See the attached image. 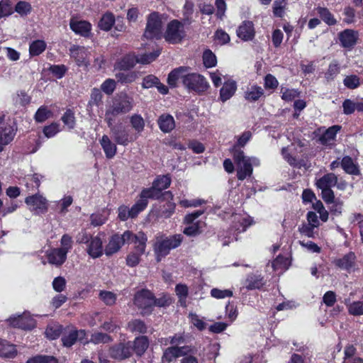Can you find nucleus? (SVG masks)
Returning a JSON list of instances; mask_svg holds the SVG:
<instances>
[{
	"label": "nucleus",
	"mask_w": 363,
	"mask_h": 363,
	"mask_svg": "<svg viewBox=\"0 0 363 363\" xmlns=\"http://www.w3.org/2000/svg\"><path fill=\"white\" fill-rule=\"evenodd\" d=\"M355 260L356 256L354 253L350 252L341 258L335 259L333 261V264L340 269L350 272L354 267Z\"/></svg>",
	"instance_id": "4468645a"
},
{
	"label": "nucleus",
	"mask_w": 363,
	"mask_h": 363,
	"mask_svg": "<svg viewBox=\"0 0 363 363\" xmlns=\"http://www.w3.org/2000/svg\"><path fill=\"white\" fill-rule=\"evenodd\" d=\"M133 303L141 311V314H150L154 307V295L147 289L140 290L135 294Z\"/></svg>",
	"instance_id": "7ed1b4c3"
},
{
	"label": "nucleus",
	"mask_w": 363,
	"mask_h": 363,
	"mask_svg": "<svg viewBox=\"0 0 363 363\" xmlns=\"http://www.w3.org/2000/svg\"><path fill=\"white\" fill-rule=\"evenodd\" d=\"M133 107V99L125 93H121L113 100L110 107L117 114L126 113Z\"/></svg>",
	"instance_id": "9d476101"
},
{
	"label": "nucleus",
	"mask_w": 363,
	"mask_h": 363,
	"mask_svg": "<svg viewBox=\"0 0 363 363\" xmlns=\"http://www.w3.org/2000/svg\"><path fill=\"white\" fill-rule=\"evenodd\" d=\"M133 344V352L138 356H142L149 347V340L146 336H139L136 337Z\"/></svg>",
	"instance_id": "a878e982"
},
{
	"label": "nucleus",
	"mask_w": 363,
	"mask_h": 363,
	"mask_svg": "<svg viewBox=\"0 0 363 363\" xmlns=\"http://www.w3.org/2000/svg\"><path fill=\"white\" fill-rule=\"evenodd\" d=\"M99 297L106 306H109L114 305L117 299L116 294L109 291H101Z\"/></svg>",
	"instance_id": "09e8293b"
},
{
	"label": "nucleus",
	"mask_w": 363,
	"mask_h": 363,
	"mask_svg": "<svg viewBox=\"0 0 363 363\" xmlns=\"http://www.w3.org/2000/svg\"><path fill=\"white\" fill-rule=\"evenodd\" d=\"M315 228L308 223H302L298 227V231L305 236L308 238H314L315 237L316 233L314 231Z\"/></svg>",
	"instance_id": "338daca9"
},
{
	"label": "nucleus",
	"mask_w": 363,
	"mask_h": 363,
	"mask_svg": "<svg viewBox=\"0 0 363 363\" xmlns=\"http://www.w3.org/2000/svg\"><path fill=\"white\" fill-rule=\"evenodd\" d=\"M60 131V125L57 123H52L43 128V133L48 138L54 137Z\"/></svg>",
	"instance_id": "bf43d9fd"
},
{
	"label": "nucleus",
	"mask_w": 363,
	"mask_h": 363,
	"mask_svg": "<svg viewBox=\"0 0 363 363\" xmlns=\"http://www.w3.org/2000/svg\"><path fill=\"white\" fill-rule=\"evenodd\" d=\"M338 36L342 47L351 49L356 45L359 35L357 31L345 29L340 32Z\"/></svg>",
	"instance_id": "f8f14e48"
},
{
	"label": "nucleus",
	"mask_w": 363,
	"mask_h": 363,
	"mask_svg": "<svg viewBox=\"0 0 363 363\" xmlns=\"http://www.w3.org/2000/svg\"><path fill=\"white\" fill-rule=\"evenodd\" d=\"M86 252L92 258H98L103 255V242L101 239L98 237L91 238L87 244Z\"/></svg>",
	"instance_id": "f3484780"
},
{
	"label": "nucleus",
	"mask_w": 363,
	"mask_h": 363,
	"mask_svg": "<svg viewBox=\"0 0 363 363\" xmlns=\"http://www.w3.org/2000/svg\"><path fill=\"white\" fill-rule=\"evenodd\" d=\"M69 26L71 30L76 34H79L84 37L89 36L91 30V25L90 23L86 21H78L74 18H72L70 20Z\"/></svg>",
	"instance_id": "dca6fc26"
},
{
	"label": "nucleus",
	"mask_w": 363,
	"mask_h": 363,
	"mask_svg": "<svg viewBox=\"0 0 363 363\" xmlns=\"http://www.w3.org/2000/svg\"><path fill=\"white\" fill-rule=\"evenodd\" d=\"M183 240L181 234H175L169 237H157L154 245L153 250L157 261L167 256L171 250L178 247Z\"/></svg>",
	"instance_id": "f257e3e1"
},
{
	"label": "nucleus",
	"mask_w": 363,
	"mask_h": 363,
	"mask_svg": "<svg viewBox=\"0 0 363 363\" xmlns=\"http://www.w3.org/2000/svg\"><path fill=\"white\" fill-rule=\"evenodd\" d=\"M182 84L189 90L198 93L204 92L209 87L203 76L197 73H189V70L184 74Z\"/></svg>",
	"instance_id": "f03ea898"
},
{
	"label": "nucleus",
	"mask_w": 363,
	"mask_h": 363,
	"mask_svg": "<svg viewBox=\"0 0 363 363\" xmlns=\"http://www.w3.org/2000/svg\"><path fill=\"white\" fill-rule=\"evenodd\" d=\"M238 36L243 40L247 41L252 40L255 36V29L252 22L244 21L239 26L237 30Z\"/></svg>",
	"instance_id": "aec40b11"
},
{
	"label": "nucleus",
	"mask_w": 363,
	"mask_h": 363,
	"mask_svg": "<svg viewBox=\"0 0 363 363\" xmlns=\"http://www.w3.org/2000/svg\"><path fill=\"white\" fill-rule=\"evenodd\" d=\"M111 133L118 145L126 146L133 141V138L130 135L128 131L122 126L112 128Z\"/></svg>",
	"instance_id": "ddd939ff"
},
{
	"label": "nucleus",
	"mask_w": 363,
	"mask_h": 363,
	"mask_svg": "<svg viewBox=\"0 0 363 363\" xmlns=\"http://www.w3.org/2000/svg\"><path fill=\"white\" fill-rule=\"evenodd\" d=\"M130 123L133 128L138 133H141L144 129L145 121L140 115H133L130 117Z\"/></svg>",
	"instance_id": "5fc2aeb1"
},
{
	"label": "nucleus",
	"mask_w": 363,
	"mask_h": 363,
	"mask_svg": "<svg viewBox=\"0 0 363 363\" xmlns=\"http://www.w3.org/2000/svg\"><path fill=\"white\" fill-rule=\"evenodd\" d=\"M318 13L319 14L321 19L328 25L333 26L336 24L337 21L334 18L333 15L330 13V11L323 7H318L317 8Z\"/></svg>",
	"instance_id": "79ce46f5"
},
{
	"label": "nucleus",
	"mask_w": 363,
	"mask_h": 363,
	"mask_svg": "<svg viewBox=\"0 0 363 363\" xmlns=\"http://www.w3.org/2000/svg\"><path fill=\"white\" fill-rule=\"evenodd\" d=\"M157 123L163 133H169L175 128L174 119L169 114L161 115L157 120Z\"/></svg>",
	"instance_id": "393cba45"
},
{
	"label": "nucleus",
	"mask_w": 363,
	"mask_h": 363,
	"mask_svg": "<svg viewBox=\"0 0 363 363\" xmlns=\"http://www.w3.org/2000/svg\"><path fill=\"white\" fill-rule=\"evenodd\" d=\"M344 85L350 89L357 88L359 84V78L357 75L347 76L343 81Z\"/></svg>",
	"instance_id": "0e129e2a"
},
{
	"label": "nucleus",
	"mask_w": 363,
	"mask_h": 363,
	"mask_svg": "<svg viewBox=\"0 0 363 363\" xmlns=\"http://www.w3.org/2000/svg\"><path fill=\"white\" fill-rule=\"evenodd\" d=\"M14 134L11 128H0V152L4 149V146L9 144L13 138Z\"/></svg>",
	"instance_id": "58836bf2"
},
{
	"label": "nucleus",
	"mask_w": 363,
	"mask_h": 363,
	"mask_svg": "<svg viewBox=\"0 0 363 363\" xmlns=\"http://www.w3.org/2000/svg\"><path fill=\"white\" fill-rule=\"evenodd\" d=\"M252 133L250 131H245L238 138L236 144H235L230 149V152L234 155L235 150L243 152L240 147H244L247 143L250 140Z\"/></svg>",
	"instance_id": "c9c22d12"
},
{
	"label": "nucleus",
	"mask_w": 363,
	"mask_h": 363,
	"mask_svg": "<svg viewBox=\"0 0 363 363\" xmlns=\"http://www.w3.org/2000/svg\"><path fill=\"white\" fill-rule=\"evenodd\" d=\"M189 69V68L186 67H179L172 70L168 75V84L172 86H175L179 79H181L182 82H183L184 74Z\"/></svg>",
	"instance_id": "2f4dec72"
},
{
	"label": "nucleus",
	"mask_w": 363,
	"mask_h": 363,
	"mask_svg": "<svg viewBox=\"0 0 363 363\" xmlns=\"http://www.w3.org/2000/svg\"><path fill=\"white\" fill-rule=\"evenodd\" d=\"M48 262L56 266H61L67 259V255L58 248L47 252Z\"/></svg>",
	"instance_id": "b1692460"
},
{
	"label": "nucleus",
	"mask_w": 363,
	"mask_h": 363,
	"mask_svg": "<svg viewBox=\"0 0 363 363\" xmlns=\"http://www.w3.org/2000/svg\"><path fill=\"white\" fill-rule=\"evenodd\" d=\"M340 130V126L333 125L327 129L320 137L321 144L324 145H330L333 143L337 132Z\"/></svg>",
	"instance_id": "bb28decb"
},
{
	"label": "nucleus",
	"mask_w": 363,
	"mask_h": 363,
	"mask_svg": "<svg viewBox=\"0 0 363 363\" xmlns=\"http://www.w3.org/2000/svg\"><path fill=\"white\" fill-rule=\"evenodd\" d=\"M62 121L69 130L73 129L75 126L74 113L70 109L65 111L61 118Z\"/></svg>",
	"instance_id": "6e6d98bb"
},
{
	"label": "nucleus",
	"mask_w": 363,
	"mask_h": 363,
	"mask_svg": "<svg viewBox=\"0 0 363 363\" xmlns=\"http://www.w3.org/2000/svg\"><path fill=\"white\" fill-rule=\"evenodd\" d=\"M114 15L111 12L104 13L99 22V27L105 31H108L111 29L115 23Z\"/></svg>",
	"instance_id": "f704fd0d"
},
{
	"label": "nucleus",
	"mask_w": 363,
	"mask_h": 363,
	"mask_svg": "<svg viewBox=\"0 0 363 363\" xmlns=\"http://www.w3.org/2000/svg\"><path fill=\"white\" fill-rule=\"evenodd\" d=\"M40 177L38 174L27 176L26 186L28 191H34L38 189L40 185Z\"/></svg>",
	"instance_id": "37998d69"
},
{
	"label": "nucleus",
	"mask_w": 363,
	"mask_h": 363,
	"mask_svg": "<svg viewBox=\"0 0 363 363\" xmlns=\"http://www.w3.org/2000/svg\"><path fill=\"white\" fill-rule=\"evenodd\" d=\"M13 13V8L9 0H1L0 1V18L9 16Z\"/></svg>",
	"instance_id": "052dcab7"
},
{
	"label": "nucleus",
	"mask_w": 363,
	"mask_h": 363,
	"mask_svg": "<svg viewBox=\"0 0 363 363\" xmlns=\"http://www.w3.org/2000/svg\"><path fill=\"white\" fill-rule=\"evenodd\" d=\"M160 54V50L145 53L138 56V62L140 64H148L154 61Z\"/></svg>",
	"instance_id": "680f3d73"
},
{
	"label": "nucleus",
	"mask_w": 363,
	"mask_h": 363,
	"mask_svg": "<svg viewBox=\"0 0 363 363\" xmlns=\"http://www.w3.org/2000/svg\"><path fill=\"white\" fill-rule=\"evenodd\" d=\"M128 330L133 333L144 334L147 333V327L145 323L140 319H134L128 322Z\"/></svg>",
	"instance_id": "473e14b6"
},
{
	"label": "nucleus",
	"mask_w": 363,
	"mask_h": 363,
	"mask_svg": "<svg viewBox=\"0 0 363 363\" xmlns=\"http://www.w3.org/2000/svg\"><path fill=\"white\" fill-rule=\"evenodd\" d=\"M123 238L127 244H134V250L139 253H145L147 242V235L142 231L135 234L130 230L123 233Z\"/></svg>",
	"instance_id": "6e6552de"
},
{
	"label": "nucleus",
	"mask_w": 363,
	"mask_h": 363,
	"mask_svg": "<svg viewBox=\"0 0 363 363\" xmlns=\"http://www.w3.org/2000/svg\"><path fill=\"white\" fill-rule=\"evenodd\" d=\"M137 63H139L138 56L134 54H128L116 63V68L121 71H126L133 68Z\"/></svg>",
	"instance_id": "5701e85b"
},
{
	"label": "nucleus",
	"mask_w": 363,
	"mask_h": 363,
	"mask_svg": "<svg viewBox=\"0 0 363 363\" xmlns=\"http://www.w3.org/2000/svg\"><path fill=\"white\" fill-rule=\"evenodd\" d=\"M287 6L286 0H274L272 6L273 13L275 16L282 18Z\"/></svg>",
	"instance_id": "de8ad7c7"
},
{
	"label": "nucleus",
	"mask_w": 363,
	"mask_h": 363,
	"mask_svg": "<svg viewBox=\"0 0 363 363\" xmlns=\"http://www.w3.org/2000/svg\"><path fill=\"white\" fill-rule=\"evenodd\" d=\"M60 244L61 247L58 249L67 255V252L72 248V238L67 234L62 235L60 240Z\"/></svg>",
	"instance_id": "e2e57ef3"
},
{
	"label": "nucleus",
	"mask_w": 363,
	"mask_h": 363,
	"mask_svg": "<svg viewBox=\"0 0 363 363\" xmlns=\"http://www.w3.org/2000/svg\"><path fill=\"white\" fill-rule=\"evenodd\" d=\"M116 77L121 83H131L135 80L137 74L133 72H119L116 74Z\"/></svg>",
	"instance_id": "4d7b16f0"
},
{
	"label": "nucleus",
	"mask_w": 363,
	"mask_h": 363,
	"mask_svg": "<svg viewBox=\"0 0 363 363\" xmlns=\"http://www.w3.org/2000/svg\"><path fill=\"white\" fill-rule=\"evenodd\" d=\"M148 201L145 199H140L130 208V218L136 217L139 213L145 210L147 206Z\"/></svg>",
	"instance_id": "603ef678"
},
{
	"label": "nucleus",
	"mask_w": 363,
	"mask_h": 363,
	"mask_svg": "<svg viewBox=\"0 0 363 363\" xmlns=\"http://www.w3.org/2000/svg\"><path fill=\"white\" fill-rule=\"evenodd\" d=\"M25 203L34 214H43L48 211V201L43 195L36 193L25 199Z\"/></svg>",
	"instance_id": "0eeeda50"
},
{
	"label": "nucleus",
	"mask_w": 363,
	"mask_h": 363,
	"mask_svg": "<svg viewBox=\"0 0 363 363\" xmlns=\"http://www.w3.org/2000/svg\"><path fill=\"white\" fill-rule=\"evenodd\" d=\"M62 326L60 325H51L47 328L45 330V335L48 338L51 340H55L62 334Z\"/></svg>",
	"instance_id": "3c124183"
},
{
	"label": "nucleus",
	"mask_w": 363,
	"mask_h": 363,
	"mask_svg": "<svg viewBox=\"0 0 363 363\" xmlns=\"http://www.w3.org/2000/svg\"><path fill=\"white\" fill-rule=\"evenodd\" d=\"M179 357V354L175 346L167 347L164 350L162 357V362H171L176 358Z\"/></svg>",
	"instance_id": "8fccbe9b"
},
{
	"label": "nucleus",
	"mask_w": 363,
	"mask_h": 363,
	"mask_svg": "<svg viewBox=\"0 0 363 363\" xmlns=\"http://www.w3.org/2000/svg\"><path fill=\"white\" fill-rule=\"evenodd\" d=\"M347 307L348 313L354 316L363 315V301H357L353 302L345 301Z\"/></svg>",
	"instance_id": "e433bc0d"
},
{
	"label": "nucleus",
	"mask_w": 363,
	"mask_h": 363,
	"mask_svg": "<svg viewBox=\"0 0 363 363\" xmlns=\"http://www.w3.org/2000/svg\"><path fill=\"white\" fill-rule=\"evenodd\" d=\"M84 336L85 331L83 330H66V332L62 337V342L65 347H69L73 345L78 339L81 340Z\"/></svg>",
	"instance_id": "a211bd4d"
},
{
	"label": "nucleus",
	"mask_w": 363,
	"mask_h": 363,
	"mask_svg": "<svg viewBox=\"0 0 363 363\" xmlns=\"http://www.w3.org/2000/svg\"><path fill=\"white\" fill-rule=\"evenodd\" d=\"M17 353L16 346L5 340L0 339V356L13 358Z\"/></svg>",
	"instance_id": "c756f323"
},
{
	"label": "nucleus",
	"mask_w": 363,
	"mask_h": 363,
	"mask_svg": "<svg viewBox=\"0 0 363 363\" xmlns=\"http://www.w3.org/2000/svg\"><path fill=\"white\" fill-rule=\"evenodd\" d=\"M264 284L263 277L261 275L250 274L245 282L247 290L259 289Z\"/></svg>",
	"instance_id": "c85d7f7f"
},
{
	"label": "nucleus",
	"mask_w": 363,
	"mask_h": 363,
	"mask_svg": "<svg viewBox=\"0 0 363 363\" xmlns=\"http://www.w3.org/2000/svg\"><path fill=\"white\" fill-rule=\"evenodd\" d=\"M8 322L11 326L22 330H32L36 324L35 320L28 312L13 315L8 319Z\"/></svg>",
	"instance_id": "1a4fd4ad"
},
{
	"label": "nucleus",
	"mask_w": 363,
	"mask_h": 363,
	"mask_svg": "<svg viewBox=\"0 0 363 363\" xmlns=\"http://www.w3.org/2000/svg\"><path fill=\"white\" fill-rule=\"evenodd\" d=\"M46 48V43L43 40H37L33 41L29 47L30 55L37 56L41 54Z\"/></svg>",
	"instance_id": "a18cd8bd"
},
{
	"label": "nucleus",
	"mask_w": 363,
	"mask_h": 363,
	"mask_svg": "<svg viewBox=\"0 0 363 363\" xmlns=\"http://www.w3.org/2000/svg\"><path fill=\"white\" fill-rule=\"evenodd\" d=\"M340 65L337 61H333L328 67V69L325 72V78L327 82H331L340 73Z\"/></svg>",
	"instance_id": "a19ab883"
},
{
	"label": "nucleus",
	"mask_w": 363,
	"mask_h": 363,
	"mask_svg": "<svg viewBox=\"0 0 363 363\" xmlns=\"http://www.w3.org/2000/svg\"><path fill=\"white\" fill-rule=\"evenodd\" d=\"M233 160L237 165V177L239 180H244L252 174V167L250 160L245 156L244 152L235 150L233 155Z\"/></svg>",
	"instance_id": "39448f33"
},
{
	"label": "nucleus",
	"mask_w": 363,
	"mask_h": 363,
	"mask_svg": "<svg viewBox=\"0 0 363 363\" xmlns=\"http://www.w3.org/2000/svg\"><path fill=\"white\" fill-rule=\"evenodd\" d=\"M185 36L184 25L178 20L170 21L167 26L164 39L169 43L176 44L182 41Z\"/></svg>",
	"instance_id": "423d86ee"
},
{
	"label": "nucleus",
	"mask_w": 363,
	"mask_h": 363,
	"mask_svg": "<svg viewBox=\"0 0 363 363\" xmlns=\"http://www.w3.org/2000/svg\"><path fill=\"white\" fill-rule=\"evenodd\" d=\"M161 193L152 185V187L144 189L140 195V199H145L147 201V199H158L160 198Z\"/></svg>",
	"instance_id": "13d9d810"
},
{
	"label": "nucleus",
	"mask_w": 363,
	"mask_h": 363,
	"mask_svg": "<svg viewBox=\"0 0 363 363\" xmlns=\"http://www.w3.org/2000/svg\"><path fill=\"white\" fill-rule=\"evenodd\" d=\"M263 95V89L258 86H252L245 92V98L249 101H256Z\"/></svg>",
	"instance_id": "72a5a7b5"
},
{
	"label": "nucleus",
	"mask_w": 363,
	"mask_h": 363,
	"mask_svg": "<svg viewBox=\"0 0 363 363\" xmlns=\"http://www.w3.org/2000/svg\"><path fill=\"white\" fill-rule=\"evenodd\" d=\"M70 55L74 58L78 66L87 65L88 53L85 48L73 45L69 49Z\"/></svg>",
	"instance_id": "6ab92c4d"
},
{
	"label": "nucleus",
	"mask_w": 363,
	"mask_h": 363,
	"mask_svg": "<svg viewBox=\"0 0 363 363\" xmlns=\"http://www.w3.org/2000/svg\"><path fill=\"white\" fill-rule=\"evenodd\" d=\"M171 184V178L169 175H162L156 178L153 182L154 188L157 189L160 193L162 190L167 189Z\"/></svg>",
	"instance_id": "ea45409f"
},
{
	"label": "nucleus",
	"mask_w": 363,
	"mask_h": 363,
	"mask_svg": "<svg viewBox=\"0 0 363 363\" xmlns=\"http://www.w3.org/2000/svg\"><path fill=\"white\" fill-rule=\"evenodd\" d=\"M203 62L206 68H211L217 65V58L210 50H206L203 53Z\"/></svg>",
	"instance_id": "49530a36"
},
{
	"label": "nucleus",
	"mask_w": 363,
	"mask_h": 363,
	"mask_svg": "<svg viewBox=\"0 0 363 363\" xmlns=\"http://www.w3.org/2000/svg\"><path fill=\"white\" fill-rule=\"evenodd\" d=\"M52 116V111L45 106H41L36 111L34 118L38 123H43Z\"/></svg>",
	"instance_id": "c03bdc74"
},
{
	"label": "nucleus",
	"mask_w": 363,
	"mask_h": 363,
	"mask_svg": "<svg viewBox=\"0 0 363 363\" xmlns=\"http://www.w3.org/2000/svg\"><path fill=\"white\" fill-rule=\"evenodd\" d=\"M100 328L108 333H113L115 332L119 327L116 324V321L113 320L112 317L108 318L106 320L103 322L101 324Z\"/></svg>",
	"instance_id": "69168bd1"
},
{
	"label": "nucleus",
	"mask_w": 363,
	"mask_h": 363,
	"mask_svg": "<svg viewBox=\"0 0 363 363\" xmlns=\"http://www.w3.org/2000/svg\"><path fill=\"white\" fill-rule=\"evenodd\" d=\"M162 16L156 12L149 15L144 37L147 39H158L162 34Z\"/></svg>",
	"instance_id": "20e7f679"
},
{
	"label": "nucleus",
	"mask_w": 363,
	"mask_h": 363,
	"mask_svg": "<svg viewBox=\"0 0 363 363\" xmlns=\"http://www.w3.org/2000/svg\"><path fill=\"white\" fill-rule=\"evenodd\" d=\"M337 177L333 173H328L323 176L316 182L318 189H331L337 184Z\"/></svg>",
	"instance_id": "cd10ccee"
},
{
	"label": "nucleus",
	"mask_w": 363,
	"mask_h": 363,
	"mask_svg": "<svg viewBox=\"0 0 363 363\" xmlns=\"http://www.w3.org/2000/svg\"><path fill=\"white\" fill-rule=\"evenodd\" d=\"M110 357L115 359L123 360L129 358L133 354V344L131 341L121 342L110 348Z\"/></svg>",
	"instance_id": "9b49d317"
},
{
	"label": "nucleus",
	"mask_w": 363,
	"mask_h": 363,
	"mask_svg": "<svg viewBox=\"0 0 363 363\" xmlns=\"http://www.w3.org/2000/svg\"><path fill=\"white\" fill-rule=\"evenodd\" d=\"M126 241L123 238V233L122 235L115 234L109 239L108 243L105 248V254L107 256L112 255L117 252L125 244Z\"/></svg>",
	"instance_id": "2eb2a0df"
},
{
	"label": "nucleus",
	"mask_w": 363,
	"mask_h": 363,
	"mask_svg": "<svg viewBox=\"0 0 363 363\" xmlns=\"http://www.w3.org/2000/svg\"><path fill=\"white\" fill-rule=\"evenodd\" d=\"M237 89L236 82L233 80L226 81L220 90V99L223 102L230 99Z\"/></svg>",
	"instance_id": "4be33fe9"
},
{
	"label": "nucleus",
	"mask_w": 363,
	"mask_h": 363,
	"mask_svg": "<svg viewBox=\"0 0 363 363\" xmlns=\"http://www.w3.org/2000/svg\"><path fill=\"white\" fill-rule=\"evenodd\" d=\"M341 166L347 174L352 175H359L360 174L357 164H354L352 159L349 156H345L342 158Z\"/></svg>",
	"instance_id": "7c9ffc66"
},
{
	"label": "nucleus",
	"mask_w": 363,
	"mask_h": 363,
	"mask_svg": "<svg viewBox=\"0 0 363 363\" xmlns=\"http://www.w3.org/2000/svg\"><path fill=\"white\" fill-rule=\"evenodd\" d=\"M26 363H58V359L54 356L36 355L29 359Z\"/></svg>",
	"instance_id": "864d4df0"
},
{
	"label": "nucleus",
	"mask_w": 363,
	"mask_h": 363,
	"mask_svg": "<svg viewBox=\"0 0 363 363\" xmlns=\"http://www.w3.org/2000/svg\"><path fill=\"white\" fill-rule=\"evenodd\" d=\"M143 255V253H139V252L133 251L130 252L126 258V264L128 266L130 267H135L140 262V256Z\"/></svg>",
	"instance_id": "774afa93"
},
{
	"label": "nucleus",
	"mask_w": 363,
	"mask_h": 363,
	"mask_svg": "<svg viewBox=\"0 0 363 363\" xmlns=\"http://www.w3.org/2000/svg\"><path fill=\"white\" fill-rule=\"evenodd\" d=\"M113 340V339L109 335L101 332H96L91 334L89 342L98 345L109 343Z\"/></svg>",
	"instance_id": "4c0bfd02"
},
{
	"label": "nucleus",
	"mask_w": 363,
	"mask_h": 363,
	"mask_svg": "<svg viewBox=\"0 0 363 363\" xmlns=\"http://www.w3.org/2000/svg\"><path fill=\"white\" fill-rule=\"evenodd\" d=\"M100 145L108 159L113 158L117 152L116 145L111 140L109 137L104 135L99 140Z\"/></svg>",
	"instance_id": "412c9836"
}]
</instances>
